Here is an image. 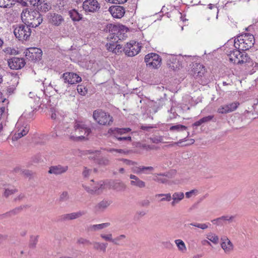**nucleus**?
I'll list each match as a JSON object with an SVG mask.
<instances>
[{"label": "nucleus", "instance_id": "473e14b6", "mask_svg": "<svg viewBox=\"0 0 258 258\" xmlns=\"http://www.w3.org/2000/svg\"><path fill=\"white\" fill-rule=\"evenodd\" d=\"M239 102H234L228 104H226L225 106L226 108L227 109L228 113H229L235 110L239 106Z\"/></svg>", "mask_w": 258, "mask_h": 258}, {"label": "nucleus", "instance_id": "0e129e2a", "mask_svg": "<svg viewBox=\"0 0 258 258\" xmlns=\"http://www.w3.org/2000/svg\"><path fill=\"white\" fill-rule=\"evenodd\" d=\"M91 170L85 167L83 171V175L84 177H88L90 174Z\"/></svg>", "mask_w": 258, "mask_h": 258}, {"label": "nucleus", "instance_id": "6e6552de", "mask_svg": "<svg viewBox=\"0 0 258 258\" xmlns=\"http://www.w3.org/2000/svg\"><path fill=\"white\" fill-rule=\"evenodd\" d=\"M93 117L99 124L102 125H110L113 121L112 117L102 110H96L94 111Z\"/></svg>", "mask_w": 258, "mask_h": 258}, {"label": "nucleus", "instance_id": "c9c22d12", "mask_svg": "<svg viewBox=\"0 0 258 258\" xmlns=\"http://www.w3.org/2000/svg\"><path fill=\"white\" fill-rule=\"evenodd\" d=\"M126 238L124 234H121L115 238H113L112 243L115 245H119L120 244L121 242Z\"/></svg>", "mask_w": 258, "mask_h": 258}, {"label": "nucleus", "instance_id": "864d4df0", "mask_svg": "<svg viewBox=\"0 0 258 258\" xmlns=\"http://www.w3.org/2000/svg\"><path fill=\"white\" fill-rule=\"evenodd\" d=\"M14 4H7L6 0H0V7L11 8Z\"/></svg>", "mask_w": 258, "mask_h": 258}, {"label": "nucleus", "instance_id": "3c124183", "mask_svg": "<svg viewBox=\"0 0 258 258\" xmlns=\"http://www.w3.org/2000/svg\"><path fill=\"white\" fill-rule=\"evenodd\" d=\"M41 159V156L40 154H38L32 156L31 158V162L32 163H38Z\"/></svg>", "mask_w": 258, "mask_h": 258}, {"label": "nucleus", "instance_id": "680f3d73", "mask_svg": "<svg viewBox=\"0 0 258 258\" xmlns=\"http://www.w3.org/2000/svg\"><path fill=\"white\" fill-rule=\"evenodd\" d=\"M15 171L17 173H20L21 174H23L27 176H29L30 175V171L29 170H22L18 168L15 169Z\"/></svg>", "mask_w": 258, "mask_h": 258}, {"label": "nucleus", "instance_id": "f257e3e1", "mask_svg": "<svg viewBox=\"0 0 258 258\" xmlns=\"http://www.w3.org/2000/svg\"><path fill=\"white\" fill-rule=\"evenodd\" d=\"M21 19L24 24L30 27H36L42 22L41 14L37 10H30L26 8L21 13Z\"/></svg>", "mask_w": 258, "mask_h": 258}, {"label": "nucleus", "instance_id": "49530a36", "mask_svg": "<svg viewBox=\"0 0 258 258\" xmlns=\"http://www.w3.org/2000/svg\"><path fill=\"white\" fill-rule=\"evenodd\" d=\"M100 236L102 239H103L106 241H109L110 242H112V241L113 237H112V235L111 233H109L107 234L101 233L100 235Z\"/></svg>", "mask_w": 258, "mask_h": 258}, {"label": "nucleus", "instance_id": "e433bc0d", "mask_svg": "<svg viewBox=\"0 0 258 258\" xmlns=\"http://www.w3.org/2000/svg\"><path fill=\"white\" fill-rule=\"evenodd\" d=\"M110 160L106 157H101L97 159V163L101 166H107L110 164Z\"/></svg>", "mask_w": 258, "mask_h": 258}, {"label": "nucleus", "instance_id": "72a5a7b5", "mask_svg": "<svg viewBox=\"0 0 258 258\" xmlns=\"http://www.w3.org/2000/svg\"><path fill=\"white\" fill-rule=\"evenodd\" d=\"M187 127L186 126L181 124L172 125L169 127V130L171 131L181 132L186 131Z\"/></svg>", "mask_w": 258, "mask_h": 258}, {"label": "nucleus", "instance_id": "f03ea898", "mask_svg": "<svg viewBox=\"0 0 258 258\" xmlns=\"http://www.w3.org/2000/svg\"><path fill=\"white\" fill-rule=\"evenodd\" d=\"M62 78L64 80V82H59L57 85L55 86V91L59 94H64L66 90V83L69 84H75L78 83L82 81L81 77H80L76 73L73 72H66L63 74Z\"/></svg>", "mask_w": 258, "mask_h": 258}, {"label": "nucleus", "instance_id": "412c9836", "mask_svg": "<svg viewBox=\"0 0 258 258\" xmlns=\"http://www.w3.org/2000/svg\"><path fill=\"white\" fill-rule=\"evenodd\" d=\"M121 28L124 29L125 26L123 25H112L111 24L109 29L110 34L108 38L112 40L114 39L115 41L116 37H115V36L116 35L117 33H119V31H121Z\"/></svg>", "mask_w": 258, "mask_h": 258}, {"label": "nucleus", "instance_id": "b1692460", "mask_svg": "<svg viewBox=\"0 0 258 258\" xmlns=\"http://www.w3.org/2000/svg\"><path fill=\"white\" fill-rule=\"evenodd\" d=\"M110 225L109 222L104 223L96 225H90L86 228L87 232H95L104 228H106Z\"/></svg>", "mask_w": 258, "mask_h": 258}, {"label": "nucleus", "instance_id": "79ce46f5", "mask_svg": "<svg viewBox=\"0 0 258 258\" xmlns=\"http://www.w3.org/2000/svg\"><path fill=\"white\" fill-rule=\"evenodd\" d=\"M118 43V40H116L115 41L114 39L112 40L110 39V42L108 44H106V46L107 47V49L109 51H112L114 50V48L115 47V45L117 44V43Z\"/></svg>", "mask_w": 258, "mask_h": 258}, {"label": "nucleus", "instance_id": "ddd939ff", "mask_svg": "<svg viewBox=\"0 0 258 258\" xmlns=\"http://www.w3.org/2000/svg\"><path fill=\"white\" fill-rule=\"evenodd\" d=\"M16 132L13 136V140H18L22 137L26 136L29 132L30 126L27 124H20L17 123L16 124Z\"/></svg>", "mask_w": 258, "mask_h": 258}, {"label": "nucleus", "instance_id": "9b49d317", "mask_svg": "<svg viewBox=\"0 0 258 258\" xmlns=\"http://www.w3.org/2000/svg\"><path fill=\"white\" fill-rule=\"evenodd\" d=\"M145 61L147 66L152 67L153 68H158L161 66V58L155 53H151L145 56Z\"/></svg>", "mask_w": 258, "mask_h": 258}, {"label": "nucleus", "instance_id": "09e8293b", "mask_svg": "<svg viewBox=\"0 0 258 258\" xmlns=\"http://www.w3.org/2000/svg\"><path fill=\"white\" fill-rule=\"evenodd\" d=\"M29 2L30 4L33 6H38L41 5L43 2H45V0H26Z\"/></svg>", "mask_w": 258, "mask_h": 258}, {"label": "nucleus", "instance_id": "aec40b11", "mask_svg": "<svg viewBox=\"0 0 258 258\" xmlns=\"http://www.w3.org/2000/svg\"><path fill=\"white\" fill-rule=\"evenodd\" d=\"M167 65L171 69L175 70L177 69H179L180 64L179 60L176 58V57L173 55H170L167 58Z\"/></svg>", "mask_w": 258, "mask_h": 258}, {"label": "nucleus", "instance_id": "5701e85b", "mask_svg": "<svg viewBox=\"0 0 258 258\" xmlns=\"http://www.w3.org/2000/svg\"><path fill=\"white\" fill-rule=\"evenodd\" d=\"M86 214L85 211H80L77 212L66 214L62 216V219L63 221L72 220L77 219L84 215Z\"/></svg>", "mask_w": 258, "mask_h": 258}, {"label": "nucleus", "instance_id": "2eb2a0df", "mask_svg": "<svg viewBox=\"0 0 258 258\" xmlns=\"http://www.w3.org/2000/svg\"><path fill=\"white\" fill-rule=\"evenodd\" d=\"M8 64L11 69L19 70L23 68L26 62L23 58L14 57L8 60Z\"/></svg>", "mask_w": 258, "mask_h": 258}, {"label": "nucleus", "instance_id": "37998d69", "mask_svg": "<svg viewBox=\"0 0 258 258\" xmlns=\"http://www.w3.org/2000/svg\"><path fill=\"white\" fill-rule=\"evenodd\" d=\"M103 150L106 151L107 152L112 153L113 152H115L117 153L120 154H127L128 153V151H124L122 149H114V148H110V149H104Z\"/></svg>", "mask_w": 258, "mask_h": 258}, {"label": "nucleus", "instance_id": "f8f14e48", "mask_svg": "<svg viewBox=\"0 0 258 258\" xmlns=\"http://www.w3.org/2000/svg\"><path fill=\"white\" fill-rule=\"evenodd\" d=\"M26 58L31 61H37L41 59L42 50L36 47H31L27 49L24 52Z\"/></svg>", "mask_w": 258, "mask_h": 258}, {"label": "nucleus", "instance_id": "a19ab883", "mask_svg": "<svg viewBox=\"0 0 258 258\" xmlns=\"http://www.w3.org/2000/svg\"><path fill=\"white\" fill-rule=\"evenodd\" d=\"M127 28L125 27L124 29L121 28V31H119V33H117L116 35L115 36L116 37V40H120L123 39L124 37H125V33L127 32Z\"/></svg>", "mask_w": 258, "mask_h": 258}, {"label": "nucleus", "instance_id": "603ef678", "mask_svg": "<svg viewBox=\"0 0 258 258\" xmlns=\"http://www.w3.org/2000/svg\"><path fill=\"white\" fill-rule=\"evenodd\" d=\"M244 116L245 117L244 118H247L249 119H253L255 118V117L254 116L253 113L247 110H246L244 112Z\"/></svg>", "mask_w": 258, "mask_h": 258}, {"label": "nucleus", "instance_id": "e2e57ef3", "mask_svg": "<svg viewBox=\"0 0 258 258\" xmlns=\"http://www.w3.org/2000/svg\"><path fill=\"white\" fill-rule=\"evenodd\" d=\"M214 117L213 115H209L208 116L204 117L201 119L202 123H206L211 121Z\"/></svg>", "mask_w": 258, "mask_h": 258}, {"label": "nucleus", "instance_id": "7ed1b4c3", "mask_svg": "<svg viewBox=\"0 0 258 258\" xmlns=\"http://www.w3.org/2000/svg\"><path fill=\"white\" fill-rule=\"evenodd\" d=\"M255 42L254 37L250 34H245L238 36L234 40V46L235 48L245 51L250 48Z\"/></svg>", "mask_w": 258, "mask_h": 258}, {"label": "nucleus", "instance_id": "c756f323", "mask_svg": "<svg viewBox=\"0 0 258 258\" xmlns=\"http://www.w3.org/2000/svg\"><path fill=\"white\" fill-rule=\"evenodd\" d=\"M69 14L74 21H79L82 19V15L75 9L70 11Z\"/></svg>", "mask_w": 258, "mask_h": 258}, {"label": "nucleus", "instance_id": "c85d7f7f", "mask_svg": "<svg viewBox=\"0 0 258 258\" xmlns=\"http://www.w3.org/2000/svg\"><path fill=\"white\" fill-rule=\"evenodd\" d=\"M92 244L93 245V248L95 250H100L103 252L106 251L108 245L107 243H101L97 241L93 242Z\"/></svg>", "mask_w": 258, "mask_h": 258}, {"label": "nucleus", "instance_id": "f3484780", "mask_svg": "<svg viewBox=\"0 0 258 258\" xmlns=\"http://www.w3.org/2000/svg\"><path fill=\"white\" fill-rule=\"evenodd\" d=\"M111 204V200L104 199L95 205L94 209L97 212L102 213L104 212Z\"/></svg>", "mask_w": 258, "mask_h": 258}, {"label": "nucleus", "instance_id": "393cba45", "mask_svg": "<svg viewBox=\"0 0 258 258\" xmlns=\"http://www.w3.org/2000/svg\"><path fill=\"white\" fill-rule=\"evenodd\" d=\"M221 240L222 242L221 243V246L224 251L226 253L231 251L233 248V245L231 242L226 237L221 238Z\"/></svg>", "mask_w": 258, "mask_h": 258}, {"label": "nucleus", "instance_id": "58836bf2", "mask_svg": "<svg viewBox=\"0 0 258 258\" xmlns=\"http://www.w3.org/2000/svg\"><path fill=\"white\" fill-rule=\"evenodd\" d=\"M77 243L78 244H82L84 246H87V245H90L92 244V243L88 239L83 238V237H80L78 239Z\"/></svg>", "mask_w": 258, "mask_h": 258}, {"label": "nucleus", "instance_id": "39448f33", "mask_svg": "<svg viewBox=\"0 0 258 258\" xmlns=\"http://www.w3.org/2000/svg\"><path fill=\"white\" fill-rule=\"evenodd\" d=\"M241 50L236 48L228 54L230 62L234 64H243L249 62L250 57L247 54Z\"/></svg>", "mask_w": 258, "mask_h": 258}, {"label": "nucleus", "instance_id": "6ab92c4d", "mask_svg": "<svg viewBox=\"0 0 258 258\" xmlns=\"http://www.w3.org/2000/svg\"><path fill=\"white\" fill-rule=\"evenodd\" d=\"M192 74L196 77H202L205 72L204 66L199 63H192L191 67Z\"/></svg>", "mask_w": 258, "mask_h": 258}, {"label": "nucleus", "instance_id": "423d86ee", "mask_svg": "<svg viewBox=\"0 0 258 258\" xmlns=\"http://www.w3.org/2000/svg\"><path fill=\"white\" fill-rule=\"evenodd\" d=\"M14 33L17 38L20 41L27 40L29 39L31 33L30 28L26 24L16 25L14 30Z\"/></svg>", "mask_w": 258, "mask_h": 258}, {"label": "nucleus", "instance_id": "ea45409f", "mask_svg": "<svg viewBox=\"0 0 258 258\" xmlns=\"http://www.w3.org/2000/svg\"><path fill=\"white\" fill-rule=\"evenodd\" d=\"M207 238L214 244H217L219 242V237L215 234L209 233L207 235Z\"/></svg>", "mask_w": 258, "mask_h": 258}, {"label": "nucleus", "instance_id": "4c0bfd02", "mask_svg": "<svg viewBox=\"0 0 258 258\" xmlns=\"http://www.w3.org/2000/svg\"><path fill=\"white\" fill-rule=\"evenodd\" d=\"M40 6V10L44 12L48 11L51 8V5L50 3H47L46 0H45V2H43Z\"/></svg>", "mask_w": 258, "mask_h": 258}, {"label": "nucleus", "instance_id": "13d9d810", "mask_svg": "<svg viewBox=\"0 0 258 258\" xmlns=\"http://www.w3.org/2000/svg\"><path fill=\"white\" fill-rule=\"evenodd\" d=\"M122 50H123V49H122V45L117 43L115 45V47L114 50L113 51V52L117 54L118 53L121 52Z\"/></svg>", "mask_w": 258, "mask_h": 258}, {"label": "nucleus", "instance_id": "4468645a", "mask_svg": "<svg viewBox=\"0 0 258 258\" xmlns=\"http://www.w3.org/2000/svg\"><path fill=\"white\" fill-rule=\"evenodd\" d=\"M47 19L49 24L57 27L61 25L64 21V18L61 15L53 12H50L47 14Z\"/></svg>", "mask_w": 258, "mask_h": 258}, {"label": "nucleus", "instance_id": "de8ad7c7", "mask_svg": "<svg viewBox=\"0 0 258 258\" xmlns=\"http://www.w3.org/2000/svg\"><path fill=\"white\" fill-rule=\"evenodd\" d=\"M77 91L81 95H85L87 93V89L83 85H78Z\"/></svg>", "mask_w": 258, "mask_h": 258}, {"label": "nucleus", "instance_id": "bb28decb", "mask_svg": "<svg viewBox=\"0 0 258 258\" xmlns=\"http://www.w3.org/2000/svg\"><path fill=\"white\" fill-rule=\"evenodd\" d=\"M184 195L182 192H174L172 196V201L171 205L172 207L175 206L180 201L184 198Z\"/></svg>", "mask_w": 258, "mask_h": 258}, {"label": "nucleus", "instance_id": "4be33fe9", "mask_svg": "<svg viewBox=\"0 0 258 258\" xmlns=\"http://www.w3.org/2000/svg\"><path fill=\"white\" fill-rule=\"evenodd\" d=\"M121 28L124 29L125 26L123 25H112L111 24L109 29L110 34L108 38L112 40L114 39L115 41L116 37H115V36L116 35L117 33H119V31H121Z\"/></svg>", "mask_w": 258, "mask_h": 258}, {"label": "nucleus", "instance_id": "9d476101", "mask_svg": "<svg viewBox=\"0 0 258 258\" xmlns=\"http://www.w3.org/2000/svg\"><path fill=\"white\" fill-rule=\"evenodd\" d=\"M140 50L141 46L139 45V43L134 41L127 43L123 48L124 53L128 56H134L137 55Z\"/></svg>", "mask_w": 258, "mask_h": 258}, {"label": "nucleus", "instance_id": "1a4fd4ad", "mask_svg": "<svg viewBox=\"0 0 258 258\" xmlns=\"http://www.w3.org/2000/svg\"><path fill=\"white\" fill-rule=\"evenodd\" d=\"M131 131L130 128H110L108 130V133L113 137L115 138L119 141L131 142L132 137L131 136L120 137L119 135L128 133Z\"/></svg>", "mask_w": 258, "mask_h": 258}, {"label": "nucleus", "instance_id": "f704fd0d", "mask_svg": "<svg viewBox=\"0 0 258 258\" xmlns=\"http://www.w3.org/2000/svg\"><path fill=\"white\" fill-rule=\"evenodd\" d=\"M175 242L179 250L182 252H185L186 248L184 242L181 239H177L175 240Z\"/></svg>", "mask_w": 258, "mask_h": 258}, {"label": "nucleus", "instance_id": "338daca9", "mask_svg": "<svg viewBox=\"0 0 258 258\" xmlns=\"http://www.w3.org/2000/svg\"><path fill=\"white\" fill-rule=\"evenodd\" d=\"M172 199V196L170 194H162V201H170Z\"/></svg>", "mask_w": 258, "mask_h": 258}, {"label": "nucleus", "instance_id": "c03bdc74", "mask_svg": "<svg viewBox=\"0 0 258 258\" xmlns=\"http://www.w3.org/2000/svg\"><path fill=\"white\" fill-rule=\"evenodd\" d=\"M38 242V236H32L31 237L29 246L31 248H34L36 247Z\"/></svg>", "mask_w": 258, "mask_h": 258}, {"label": "nucleus", "instance_id": "a878e982", "mask_svg": "<svg viewBox=\"0 0 258 258\" xmlns=\"http://www.w3.org/2000/svg\"><path fill=\"white\" fill-rule=\"evenodd\" d=\"M130 177L132 179L131 181V184L132 186H136L139 188H143L145 187V182L140 179L136 175L131 174L130 175Z\"/></svg>", "mask_w": 258, "mask_h": 258}, {"label": "nucleus", "instance_id": "774afa93", "mask_svg": "<svg viewBox=\"0 0 258 258\" xmlns=\"http://www.w3.org/2000/svg\"><path fill=\"white\" fill-rule=\"evenodd\" d=\"M197 192V190L192 189L189 191L186 192L185 195L186 198H190L194 194Z\"/></svg>", "mask_w": 258, "mask_h": 258}, {"label": "nucleus", "instance_id": "cd10ccee", "mask_svg": "<svg viewBox=\"0 0 258 258\" xmlns=\"http://www.w3.org/2000/svg\"><path fill=\"white\" fill-rule=\"evenodd\" d=\"M100 185V187H97V188H96L95 189H93V187L92 188H90V187L87 186H83V187L87 192L90 194H96L99 195L102 193L103 190H104V187L102 183H101Z\"/></svg>", "mask_w": 258, "mask_h": 258}, {"label": "nucleus", "instance_id": "7c9ffc66", "mask_svg": "<svg viewBox=\"0 0 258 258\" xmlns=\"http://www.w3.org/2000/svg\"><path fill=\"white\" fill-rule=\"evenodd\" d=\"M112 188L117 191H124L126 188V186L122 182H116L113 183Z\"/></svg>", "mask_w": 258, "mask_h": 258}, {"label": "nucleus", "instance_id": "5fc2aeb1", "mask_svg": "<svg viewBox=\"0 0 258 258\" xmlns=\"http://www.w3.org/2000/svg\"><path fill=\"white\" fill-rule=\"evenodd\" d=\"M17 191V189H15V188H13V189L7 188V189H6V190L5 191V192H4V196L6 197H8L10 195L14 194Z\"/></svg>", "mask_w": 258, "mask_h": 258}, {"label": "nucleus", "instance_id": "69168bd1", "mask_svg": "<svg viewBox=\"0 0 258 258\" xmlns=\"http://www.w3.org/2000/svg\"><path fill=\"white\" fill-rule=\"evenodd\" d=\"M22 209H23V208H22V206H20V207H18V208H16L15 209H14L13 210L10 211L9 212V214H13V215L17 214L18 213H19L20 211H21Z\"/></svg>", "mask_w": 258, "mask_h": 258}, {"label": "nucleus", "instance_id": "2f4dec72", "mask_svg": "<svg viewBox=\"0 0 258 258\" xmlns=\"http://www.w3.org/2000/svg\"><path fill=\"white\" fill-rule=\"evenodd\" d=\"M190 226H192L203 230L208 228V225L206 223H191L184 225V226L187 227H190Z\"/></svg>", "mask_w": 258, "mask_h": 258}, {"label": "nucleus", "instance_id": "0eeeda50", "mask_svg": "<svg viewBox=\"0 0 258 258\" xmlns=\"http://www.w3.org/2000/svg\"><path fill=\"white\" fill-rule=\"evenodd\" d=\"M82 8L86 14H91L99 13L101 6L97 0H85L83 2Z\"/></svg>", "mask_w": 258, "mask_h": 258}, {"label": "nucleus", "instance_id": "a211bd4d", "mask_svg": "<svg viewBox=\"0 0 258 258\" xmlns=\"http://www.w3.org/2000/svg\"><path fill=\"white\" fill-rule=\"evenodd\" d=\"M68 170V166H62L61 165H57L55 166H51L49 168L48 173L49 174L58 175L65 173Z\"/></svg>", "mask_w": 258, "mask_h": 258}, {"label": "nucleus", "instance_id": "052dcab7", "mask_svg": "<svg viewBox=\"0 0 258 258\" xmlns=\"http://www.w3.org/2000/svg\"><path fill=\"white\" fill-rule=\"evenodd\" d=\"M4 51L7 54H15L16 50L14 49H12L11 47H8L4 50Z\"/></svg>", "mask_w": 258, "mask_h": 258}, {"label": "nucleus", "instance_id": "dca6fc26", "mask_svg": "<svg viewBox=\"0 0 258 258\" xmlns=\"http://www.w3.org/2000/svg\"><path fill=\"white\" fill-rule=\"evenodd\" d=\"M108 11L112 17L115 18H121L125 14L124 8L120 6H111Z\"/></svg>", "mask_w": 258, "mask_h": 258}, {"label": "nucleus", "instance_id": "a18cd8bd", "mask_svg": "<svg viewBox=\"0 0 258 258\" xmlns=\"http://www.w3.org/2000/svg\"><path fill=\"white\" fill-rule=\"evenodd\" d=\"M153 169V168L151 166H149V167L142 166V167H136L135 171L137 173H141L142 172H144L146 170L151 171Z\"/></svg>", "mask_w": 258, "mask_h": 258}, {"label": "nucleus", "instance_id": "6e6d98bb", "mask_svg": "<svg viewBox=\"0 0 258 258\" xmlns=\"http://www.w3.org/2000/svg\"><path fill=\"white\" fill-rule=\"evenodd\" d=\"M150 201L148 199H145L141 201L139 204L140 206L142 207H148L150 205Z\"/></svg>", "mask_w": 258, "mask_h": 258}, {"label": "nucleus", "instance_id": "8fccbe9b", "mask_svg": "<svg viewBox=\"0 0 258 258\" xmlns=\"http://www.w3.org/2000/svg\"><path fill=\"white\" fill-rule=\"evenodd\" d=\"M69 198V194L67 191L62 192L59 197V201L65 202L67 201Z\"/></svg>", "mask_w": 258, "mask_h": 258}, {"label": "nucleus", "instance_id": "bf43d9fd", "mask_svg": "<svg viewBox=\"0 0 258 258\" xmlns=\"http://www.w3.org/2000/svg\"><path fill=\"white\" fill-rule=\"evenodd\" d=\"M233 216H222L220 218H218V221H231L232 220V219H233Z\"/></svg>", "mask_w": 258, "mask_h": 258}, {"label": "nucleus", "instance_id": "20e7f679", "mask_svg": "<svg viewBox=\"0 0 258 258\" xmlns=\"http://www.w3.org/2000/svg\"><path fill=\"white\" fill-rule=\"evenodd\" d=\"M74 134L71 133L69 136L70 140L74 141H79L85 139V137L82 134L88 136L91 132V130L84 124L80 122H76L74 125Z\"/></svg>", "mask_w": 258, "mask_h": 258}, {"label": "nucleus", "instance_id": "4d7b16f0", "mask_svg": "<svg viewBox=\"0 0 258 258\" xmlns=\"http://www.w3.org/2000/svg\"><path fill=\"white\" fill-rule=\"evenodd\" d=\"M217 112L219 113H221V114H226V113H228V112L227 110V109L226 108V106L225 105H223V106H220L218 109V110H217Z\"/></svg>", "mask_w": 258, "mask_h": 258}]
</instances>
